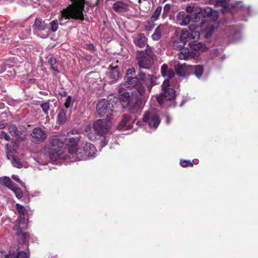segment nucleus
<instances>
[{"label": "nucleus", "instance_id": "38", "mask_svg": "<svg viewBox=\"0 0 258 258\" xmlns=\"http://www.w3.org/2000/svg\"><path fill=\"white\" fill-rule=\"evenodd\" d=\"M11 163L15 167L21 168L23 167L22 163L16 156H12Z\"/></svg>", "mask_w": 258, "mask_h": 258}, {"label": "nucleus", "instance_id": "32", "mask_svg": "<svg viewBox=\"0 0 258 258\" xmlns=\"http://www.w3.org/2000/svg\"><path fill=\"white\" fill-rule=\"evenodd\" d=\"M190 55L189 49L187 47H183L178 52V58L180 59H187Z\"/></svg>", "mask_w": 258, "mask_h": 258}, {"label": "nucleus", "instance_id": "27", "mask_svg": "<svg viewBox=\"0 0 258 258\" xmlns=\"http://www.w3.org/2000/svg\"><path fill=\"white\" fill-rule=\"evenodd\" d=\"M179 18L182 19L181 25L186 26L189 24L190 21L195 22L194 21V17L190 15H185L184 12H180L179 13Z\"/></svg>", "mask_w": 258, "mask_h": 258}, {"label": "nucleus", "instance_id": "60", "mask_svg": "<svg viewBox=\"0 0 258 258\" xmlns=\"http://www.w3.org/2000/svg\"><path fill=\"white\" fill-rule=\"evenodd\" d=\"M5 127V124L4 123H0V129H3Z\"/></svg>", "mask_w": 258, "mask_h": 258}, {"label": "nucleus", "instance_id": "5", "mask_svg": "<svg viewBox=\"0 0 258 258\" xmlns=\"http://www.w3.org/2000/svg\"><path fill=\"white\" fill-rule=\"evenodd\" d=\"M230 0H217L215 5L221 6L222 8V13L230 12L233 15L236 13H241L244 11H248V9L240 3H235V4H230Z\"/></svg>", "mask_w": 258, "mask_h": 258}, {"label": "nucleus", "instance_id": "2", "mask_svg": "<svg viewBox=\"0 0 258 258\" xmlns=\"http://www.w3.org/2000/svg\"><path fill=\"white\" fill-rule=\"evenodd\" d=\"M34 33L42 38L49 37L50 32H56L58 28L57 20L49 22L48 19L42 20L40 17H36L32 25Z\"/></svg>", "mask_w": 258, "mask_h": 258}, {"label": "nucleus", "instance_id": "48", "mask_svg": "<svg viewBox=\"0 0 258 258\" xmlns=\"http://www.w3.org/2000/svg\"><path fill=\"white\" fill-rule=\"evenodd\" d=\"M72 97L71 96H68L66 102L64 103V106L66 108H69L71 104Z\"/></svg>", "mask_w": 258, "mask_h": 258}, {"label": "nucleus", "instance_id": "37", "mask_svg": "<svg viewBox=\"0 0 258 258\" xmlns=\"http://www.w3.org/2000/svg\"><path fill=\"white\" fill-rule=\"evenodd\" d=\"M40 107L45 115L47 116L48 115V111L50 110V100H48L45 103L40 104Z\"/></svg>", "mask_w": 258, "mask_h": 258}, {"label": "nucleus", "instance_id": "6", "mask_svg": "<svg viewBox=\"0 0 258 258\" xmlns=\"http://www.w3.org/2000/svg\"><path fill=\"white\" fill-rule=\"evenodd\" d=\"M161 87L162 92L157 97V100L160 105L163 104L165 101L173 100L176 96L175 91L170 87L168 79L164 81Z\"/></svg>", "mask_w": 258, "mask_h": 258}, {"label": "nucleus", "instance_id": "30", "mask_svg": "<svg viewBox=\"0 0 258 258\" xmlns=\"http://www.w3.org/2000/svg\"><path fill=\"white\" fill-rule=\"evenodd\" d=\"M163 26L160 25L155 29L154 33L152 35V38L154 41L159 40L161 37L162 31L163 29Z\"/></svg>", "mask_w": 258, "mask_h": 258}, {"label": "nucleus", "instance_id": "34", "mask_svg": "<svg viewBox=\"0 0 258 258\" xmlns=\"http://www.w3.org/2000/svg\"><path fill=\"white\" fill-rule=\"evenodd\" d=\"M48 62L51 66V69L57 73H59V71L56 66H55V64L56 63V60L55 57H54L52 55H50L49 57H48Z\"/></svg>", "mask_w": 258, "mask_h": 258}, {"label": "nucleus", "instance_id": "58", "mask_svg": "<svg viewBox=\"0 0 258 258\" xmlns=\"http://www.w3.org/2000/svg\"><path fill=\"white\" fill-rule=\"evenodd\" d=\"M12 153H13L11 151V150H10L7 152V158H8V159H11V160H12V156H14V155H13Z\"/></svg>", "mask_w": 258, "mask_h": 258}, {"label": "nucleus", "instance_id": "14", "mask_svg": "<svg viewBox=\"0 0 258 258\" xmlns=\"http://www.w3.org/2000/svg\"><path fill=\"white\" fill-rule=\"evenodd\" d=\"M80 136L76 130H72L67 134L66 137L65 146H76L80 139Z\"/></svg>", "mask_w": 258, "mask_h": 258}, {"label": "nucleus", "instance_id": "16", "mask_svg": "<svg viewBox=\"0 0 258 258\" xmlns=\"http://www.w3.org/2000/svg\"><path fill=\"white\" fill-rule=\"evenodd\" d=\"M174 68L176 74L180 77H186L190 75V65L178 63L174 66Z\"/></svg>", "mask_w": 258, "mask_h": 258}, {"label": "nucleus", "instance_id": "40", "mask_svg": "<svg viewBox=\"0 0 258 258\" xmlns=\"http://www.w3.org/2000/svg\"><path fill=\"white\" fill-rule=\"evenodd\" d=\"M11 190L14 192L18 199H20L22 198L23 195L22 191L20 187H18L17 184L14 186V188H12Z\"/></svg>", "mask_w": 258, "mask_h": 258}, {"label": "nucleus", "instance_id": "13", "mask_svg": "<svg viewBox=\"0 0 258 258\" xmlns=\"http://www.w3.org/2000/svg\"><path fill=\"white\" fill-rule=\"evenodd\" d=\"M66 136L63 134L55 135L50 137L49 142L52 148L58 149H62L63 151L65 149Z\"/></svg>", "mask_w": 258, "mask_h": 258}, {"label": "nucleus", "instance_id": "11", "mask_svg": "<svg viewBox=\"0 0 258 258\" xmlns=\"http://www.w3.org/2000/svg\"><path fill=\"white\" fill-rule=\"evenodd\" d=\"M47 138V134L40 127H36L33 130L30 135V140L34 143L39 144L43 142Z\"/></svg>", "mask_w": 258, "mask_h": 258}, {"label": "nucleus", "instance_id": "43", "mask_svg": "<svg viewBox=\"0 0 258 258\" xmlns=\"http://www.w3.org/2000/svg\"><path fill=\"white\" fill-rule=\"evenodd\" d=\"M154 21L153 20H151L150 21H149L147 24V25L145 26V30L147 31H151L154 26H155Z\"/></svg>", "mask_w": 258, "mask_h": 258}, {"label": "nucleus", "instance_id": "23", "mask_svg": "<svg viewBox=\"0 0 258 258\" xmlns=\"http://www.w3.org/2000/svg\"><path fill=\"white\" fill-rule=\"evenodd\" d=\"M110 72L108 75L111 82L117 81L119 76V68L117 66H110L109 67Z\"/></svg>", "mask_w": 258, "mask_h": 258}, {"label": "nucleus", "instance_id": "56", "mask_svg": "<svg viewBox=\"0 0 258 258\" xmlns=\"http://www.w3.org/2000/svg\"><path fill=\"white\" fill-rule=\"evenodd\" d=\"M12 178L15 180L16 181V182H21V180L20 179V178H19L18 176V175H13L12 176Z\"/></svg>", "mask_w": 258, "mask_h": 258}, {"label": "nucleus", "instance_id": "28", "mask_svg": "<svg viewBox=\"0 0 258 258\" xmlns=\"http://www.w3.org/2000/svg\"><path fill=\"white\" fill-rule=\"evenodd\" d=\"M68 146V151L69 153L71 154H74L75 153L76 154L77 158L79 160L84 159V156L82 155V152L80 150V149H78L76 146Z\"/></svg>", "mask_w": 258, "mask_h": 258}, {"label": "nucleus", "instance_id": "12", "mask_svg": "<svg viewBox=\"0 0 258 258\" xmlns=\"http://www.w3.org/2000/svg\"><path fill=\"white\" fill-rule=\"evenodd\" d=\"M141 101L137 97H132L127 104L123 106V108H127L131 113L137 114L141 110Z\"/></svg>", "mask_w": 258, "mask_h": 258}, {"label": "nucleus", "instance_id": "15", "mask_svg": "<svg viewBox=\"0 0 258 258\" xmlns=\"http://www.w3.org/2000/svg\"><path fill=\"white\" fill-rule=\"evenodd\" d=\"M129 1L127 0L115 2L112 5L113 10L117 13H124L129 11Z\"/></svg>", "mask_w": 258, "mask_h": 258}, {"label": "nucleus", "instance_id": "18", "mask_svg": "<svg viewBox=\"0 0 258 258\" xmlns=\"http://www.w3.org/2000/svg\"><path fill=\"white\" fill-rule=\"evenodd\" d=\"M147 41L148 39L144 33H140L133 37V42L134 44L140 48H144L146 45L149 47Z\"/></svg>", "mask_w": 258, "mask_h": 258}, {"label": "nucleus", "instance_id": "44", "mask_svg": "<svg viewBox=\"0 0 258 258\" xmlns=\"http://www.w3.org/2000/svg\"><path fill=\"white\" fill-rule=\"evenodd\" d=\"M200 29H197L192 32H190V37L193 39H199L200 37Z\"/></svg>", "mask_w": 258, "mask_h": 258}, {"label": "nucleus", "instance_id": "25", "mask_svg": "<svg viewBox=\"0 0 258 258\" xmlns=\"http://www.w3.org/2000/svg\"><path fill=\"white\" fill-rule=\"evenodd\" d=\"M204 73V67L202 65L191 66L190 75L193 74L198 78H200Z\"/></svg>", "mask_w": 258, "mask_h": 258}, {"label": "nucleus", "instance_id": "55", "mask_svg": "<svg viewBox=\"0 0 258 258\" xmlns=\"http://www.w3.org/2000/svg\"><path fill=\"white\" fill-rule=\"evenodd\" d=\"M0 258H9V256L6 252L0 251Z\"/></svg>", "mask_w": 258, "mask_h": 258}, {"label": "nucleus", "instance_id": "41", "mask_svg": "<svg viewBox=\"0 0 258 258\" xmlns=\"http://www.w3.org/2000/svg\"><path fill=\"white\" fill-rule=\"evenodd\" d=\"M162 10V7L159 6L157 8L153 14L152 16L151 19L156 21L159 17Z\"/></svg>", "mask_w": 258, "mask_h": 258}, {"label": "nucleus", "instance_id": "3", "mask_svg": "<svg viewBox=\"0 0 258 258\" xmlns=\"http://www.w3.org/2000/svg\"><path fill=\"white\" fill-rule=\"evenodd\" d=\"M73 3L70 5L61 12V16L65 19L72 18L76 20H84L83 11L84 10L85 0H70Z\"/></svg>", "mask_w": 258, "mask_h": 258}, {"label": "nucleus", "instance_id": "10", "mask_svg": "<svg viewBox=\"0 0 258 258\" xmlns=\"http://www.w3.org/2000/svg\"><path fill=\"white\" fill-rule=\"evenodd\" d=\"M143 122L148 124L150 128H157L160 123L161 120L159 116L149 111L144 113L143 117Z\"/></svg>", "mask_w": 258, "mask_h": 258}, {"label": "nucleus", "instance_id": "33", "mask_svg": "<svg viewBox=\"0 0 258 258\" xmlns=\"http://www.w3.org/2000/svg\"><path fill=\"white\" fill-rule=\"evenodd\" d=\"M67 120L66 113L63 109H61L58 113L57 121L58 124L64 123Z\"/></svg>", "mask_w": 258, "mask_h": 258}, {"label": "nucleus", "instance_id": "61", "mask_svg": "<svg viewBox=\"0 0 258 258\" xmlns=\"http://www.w3.org/2000/svg\"><path fill=\"white\" fill-rule=\"evenodd\" d=\"M191 162L193 163V164H197L199 163V160L198 159H194L191 161Z\"/></svg>", "mask_w": 258, "mask_h": 258}, {"label": "nucleus", "instance_id": "9", "mask_svg": "<svg viewBox=\"0 0 258 258\" xmlns=\"http://www.w3.org/2000/svg\"><path fill=\"white\" fill-rule=\"evenodd\" d=\"M110 123L106 119H99L95 121L93 125L92 128L95 133L100 136H104L110 130Z\"/></svg>", "mask_w": 258, "mask_h": 258}, {"label": "nucleus", "instance_id": "57", "mask_svg": "<svg viewBox=\"0 0 258 258\" xmlns=\"http://www.w3.org/2000/svg\"><path fill=\"white\" fill-rule=\"evenodd\" d=\"M170 9L169 4H166L164 7V13H167Z\"/></svg>", "mask_w": 258, "mask_h": 258}, {"label": "nucleus", "instance_id": "21", "mask_svg": "<svg viewBox=\"0 0 258 258\" xmlns=\"http://www.w3.org/2000/svg\"><path fill=\"white\" fill-rule=\"evenodd\" d=\"M198 12L196 16L194 17L195 22H198L201 17L205 18L211 16L212 9L209 7L203 8L200 7V10Z\"/></svg>", "mask_w": 258, "mask_h": 258}, {"label": "nucleus", "instance_id": "39", "mask_svg": "<svg viewBox=\"0 0 258 258\" xmlns=\"http://www.w3.org/2000/svg\"><path fill=\"white\" fill-rule=\"evenodd\" d=\"M190 37V32L187 29H184L182 30L181 34L179 38L181 40H183L186 43V39Z\"/></svg>", "mask_w": 258, "mask_h": 258}, {"label": "nucleus", "instance_id": "7", "mask_svg": "<svg viewBox=\"0 0 258 258\" xmlns=\"http://www.w3.org/2000/svg\"><path fill=\"white\" fill-rule=\"evenodd\" d=\"M149 49L145 51L138 50L136 56L137 60V64L140 69L149 70L153 63V59L150 54Z\"/></svg>", "mask_w": 258, "mask_h": 258}, {"label": "nucleus", "instance_id": "31", "mask_svg": "<svg viewBox=\"0 0 258 258\" xmlns=\"http://www.w3.org/2000/svg\"><path fill=\"white\" fill-rule=\"evenodd\" d=\"M3 181V183L6 187L9 188L10 189L14 188V186L16 184L13 182L10 178L8 176H4L1 178V181Z\"/></svg>", "mask_w": 258, "mask_h": 258}, {"label": "nucleus", "instance_id": "50", "mask_svg": "<svg viewBox=\"0 0 258 258\" xmlns=\"http://www.w3.org/2000/svg\"><path fill=\"white\" fill-rule=\"evenodd\" d=\"M136 73V70L134 68H130L127 70L126 75L125 76V78H126L127 76H133Z\"/></svg>", "mask_w": 258, "mask_h": 258}, {"label": "nucleus", "instance_id": "47", "mask_svg": "<svg viewBox=\"0 0 258 258\" xmlns=\"http://www.w3.org/2000/svg\"><path fill=\"white\" fill-rule=\"evenodd\" d=\"M0 138L1 139H5L6 141H9L11 140V138L9 135L4 131H2L0 134Z\"/></svg>", "mask_w": 258, "mask_h": 258}, {"label": "nucleus", "instance_id": "42", "mask_svg": "<svg viewBox=\"0 0 258 258\" xmlns=\"http://www.w3.org/2000/svg\"><path fill=\"white\" fill-rule=\"evenodd\" d=\"M180 164L183 167H186L187 166H193V163L191 162L190 160H180Z\"/></svg>", "mask_w": 258, "mask_h": 258}, {"label": "nucleus", "instance_id": "22", "mask_svg": "<svg viewBox=\"0 0 258 258\" xmlns=\"http://www.w3.org/2000/svg\"><path fill=\"white\" fill-rule=\"evenodd\" d=\"M48 154L50 159L52 161H56L60 158L61 155L63 154L64 151L62 149H58L57 148H49L46 151Z\"/></svg>", "mask_w": 258, "mask_h": 258}, {"label": "nucleus", "instance_id": "26", "mask_svg": "<svg viewBox=\"0 0 258 258\" xmlns=\"http://www.w3.org/2000/svg\"><path fill=\"white\" fill-rule=\"evenodd\" d=\"M188 45L191 49L195 51L201 50V51H205L207 49L202 42L196 41L189 42Z\"/></svg>", "mask_w": 258, "mask_h": 258}, {"label": "nucleus", "instance_id": "45", "mask_svg": "<svg viewBox=\"0 0 258 258\" xmlns=\"http://www.w3.org/2000/svg\"><path fill=\"white\" fill-rule=\"evenodd\" d=\"M168 68L167 64L164 63L161 66V72L162 76L164 77H166L167 75V72L168 71Z\"/></svg>", "mask_w": 258, "mask_h": 258}, {"label": "nucleus", "instance_id": "17", "mask_svg": "<svg viewBox=\"0 0 258 258\" xmlns=\"http://www.w3.org/2000/svg\"><path fill=\"white\" fill-rule=\"evenodd\" d=\"M82 152V155L84 156V159L86 157H91L94 155L96 152L95 147L89 142H87L80 150Z\"/></svg>", "mask_w": 258, "mask_h": 258}, {"label": "nucleus", "instance_id": "24", "mask_svg": "<svg viewBox=\"0 0 258 258\" xmlns=\"http://www.w3.org/2000/svg\"><path fill=\"white\" fill-rule=\"evenodd\" d=\"M131 116L127 114H124L122 116L121 120L118 124V128L121 130L124 127L126 129H130L132 128V126L130 125Z\"/></svg>", "mask_w": 258, "mask_h": 258}, {"label": "nucleus", "instance_id": "49", "mask_svg": "<svg viewBox=\"0 0 258 258\" xmlns=\"http://www.w3.org/2000/svg\"><path fill=\"white\" fill-rule=\"evenodd\" d=\"M188 28L189 32H192L197 29H201L200 27H199L198 25H195V24H190L189 25Z\"/></svg>", "mask_w": 258, "mask_h": 258}, {"label": "nucleus", "instance_id": "53", "mask_svg": "<svg viewBox=\"0 0 258 258\" xmlns=\"http://www.w3.org/2000/svg\"><path fill=\"white\" fill-rule=\"evenodd\" d=\"M87 49L90 50L92 52H94L95 51V47L93 44H87Z\"/></svg>", "mask_w": 258, "mask_h": 258}, {"label": "nucleus", "instance_id": "4", "mask_svg": "<svg viewBox=\"0 0 258 258\" xmlns=\"http://www.w3.org/2000/svg\"><path fill=\"white\" fill-rule=\"evenodd\" d=\"M119 106V102L116 98H113L110 100L101 99L96 105V111L98 114L101 116H106L107 117L113 115V113L117 112V109Z\"/></svg>", "mask_w": 258, "mask_h": 258}, {"label": "nucleus", "instance_id": "46", "mask_svg": "<svg viewBox=\"0 0 258 258\" xmlns=\"http://www.w3.org/2000/svg\"><path fill=\"white\" fill-rule=\"evenodd\" d=\"M13 258H28V255L27 252L23 250L19 251L17 254L16 256H14Z\"/></svg>", "mask_w": 258, "mask_h": 258}, {"label": "nucleus", "instance_id": "54", "mask_svg": "<svg viewBox=\"0 0 258 258\" xmlns=\"http://www.w3.org/2000/svg\"><path fill=\"white\" fill-rule=\"evenodd\" d=\"M88 138L91 141H94L96 139L95 135L93 133H89L88 134Z\"/></svg>", "mask_w": 258, "mask_h": 258}, {"label": "nucleus", "instance_id": "51", "mask_svg": "<svg viewBox=\"0 0 258 258\" xmlns=\"http://www.w3.org/2000/svg\"><path fill=\"white\" fill-rule=\"evenodd\" d=\"M175 76V73L173 69H169L167 72V76L169 79H171Z\"/></svg>", "mask_w": 258, "mask_h": 258}, {"label": "nucleus", "instance_id": "20", "mask_svg": "<svg viewBox=\"0 0 258 258\" xmlns=\"http://www.w3.org/2000/svg\"><path fill=\"white\" fill-rule=\"evenodd\" d=\"M118 98H116L118 100V102H119V105L121 102L124 103L122 104V106H126L128 102L131 100L130 94L126 91V90L123 88H119L118 89Z\"/></svg>", "mask_w": 258, "mask_h": 258}, {"label": "nucleus", "instance_id": "63", "mask_svg": "<svg viewBox=\"0 0 258 258\" xmlns=\"http://www.w3.org/2000/svg\"><path fill=\"white\" fill-rule=\"evenodd\" d=\"M169 122H170L169 118V117H167V123H169Z\"/></svg>", "mask_w": 258, "mask_h": 258}, {"label": "nucleus", "instance_id": "8", "mask_svg": "<svg viewBox=\"0 0 258 258\" xmlns=\"http://www.w3.org/2000/svg\"><path fill=\"white\" fill-rule=\"evenodd\" d=\"M28 229V224H18L14 223L13 230L16 231L17 241L20 244L25 243L26 240L29 239L30 234L26 232Z\"/></svg>", "mask_w": 258, "mask_h": 258}, {"label": "nucleus", "instance_id": "36", "mask_svg": "<svg viewBox=\"0 0 258 258\" xmlns=\"http://www.w3.org/2000/svg\"><path fill=\"white\" fill-rule=\"evenodd\" d=\"M200 10V7L198 6L189 5L186 8V11L188 13H194V17L196 16L197 13H199L198 11Z\"/></svg>", "mask_w": 258, "mask_h": 258}, {"label": "nucleus", "instance_id": "19", "mask_svg": "<svg viewBox=\"0 0 258 258\" xmlns=\"http://www.w3.org/2000/svg\"><path fill=\"white\" fill-rule=\"evenodd\" d=\"M16 208L19 214V216L14 223L27 224L25 219V216L27 214V210L25 207L17 203L16 204Z\"/></svg>", "mask_w": 258, "mask_h": 258}, {"label": "nucleus", "instance_id": "64", "mask_svg": "<svg viewBox=\"0 0 258 258\" xmlns=\"http://www.w3.org/2000/svg\"><path fill=\"white\" fill-rule=\"evenodd\" d=\"M92 58L91 55H89L87 56V59H90Z\"/></svg>", "mask_w": 258, "mask_h": 258}, {"label": "nucleus", "instance_id": "62", "mask_svg": "<svg viewBox=\"0 0 258 258\" xmlns=\"http://www.w3.org/2000/svg\"><path fill=\"white\" fill-rule=\"evenodd\" d=\"M22 186H23V187H25V184L24 182H23L22 180H21V182H19Z\"/></svg>", "mask_w": 258, "mask_h": 258}, {"label": "nucleus", "instance_id": "52", "mask_svg": "<svg viewBox=\"0 0 258 258\" xmlns=\"http://www.w3.org/2000/svg\"><path fill=\"white\" fill-rule=\"evenodd\" d=\"M58 94L61 97H66L67 96V92L63 88H61L58 91Z\"/></svg>", "mask_w": 258, "mask_h": 258}, {"label": "nucleus", "instance_id": "59", "mask_svg": "<svg viewBox=\"0 0 258 258\" xmlns=\"http://www.w3.org/2000/svg\"><path fill=\"white\" fill-rule=\"evenodd\" d=\"M212 35V33L211 32H208L206 33V34H205V37L207 38H209L210 37H211Z\"/></svg>", "mask_w": 258, "mask_h": 258}, {"label": "nucleus", "instance_id": "1", "mask_svg": "<svg viewBox=\"0 0 258 258\" xmlns=\"http://www.w3.org/2000/svg\"><path fill=\"white\" fill-rule=\"evenodd\" d=\"M124 86L126 88H135L141 96L149 95L152 87L156 84V77L153 74H146L140 71L137 77L127 76Z\"/></svg>", "mask_w": 258, "mask_h": 258}, {"label": "nucleus", "instance_id": "29", "mask_svg": "<svg viewBox=\"0 0 258 258\" xmlns=\"http://www.w3.org/2000/svg\"><path fill=\"white\" fill-rule=\"evenodd\" d=\"M185 44L183 40L177 38L172 41V46L173 49L180 51L184 47Z\"/></svg>", "mask_w": 258, "mask_h": 258}, {"label": "nucleus", "instance_id": "35", "mask_svg": "<svg viewBox=\"0 0 258 258\" xmlns=\"http://www.w3.org/2000/svg\"><path fill=\"white\" fill-rule=\"evenodd\" d=\"M9 132L13 137L19 136V131L15 124H10L9 126Z\"/></svg>", "mask_w": 258, "mask_h": 258}]
</instances>
